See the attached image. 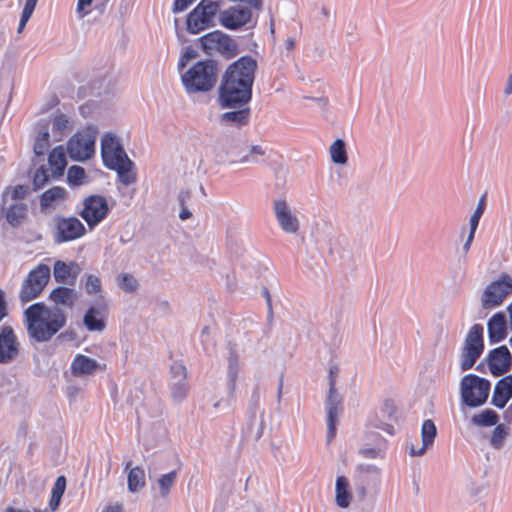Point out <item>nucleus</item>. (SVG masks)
I'll return each mask as SVG.
<instances>
[{"mask_svg": "<svg viewBox=\"0 0 512 512\" xmlns=\"http://www.w3.org/2000/svg\"><path fill=\"white\" fill-rule=\"evenodd\" d=\"M50 147L48 125L44 124L39 128L38 135L34 142V152L36 155H43Z\"/></svg>", "mask_w": 512, "mask_h": 512, "instance_id": "obj_33", "label": "nucleus"}, {"mask_svg": "<svg viewBox=\"0 0 512 512\" xmlns=\"http://www.w3.org/2000/svg\"><path fill=\"white\" fill-rule=\"evenodd\" d=\"M27 332L37 342L50 340L66 324V316L59 308H49L38 302L24 312Z\"/></svg>", "mask_w": 512, "mask_h": 512, "instance_id": "obj_2", "label": "nucleus"}, {"mask_svg": "<svg viewBox=\"0 0 512 512\" xmlns=\"http://www.w3.org/2000/svg\"><path fill=\"white\" fill-rule=\"evenodd\" d=\"M85 290L88 294H96L101 291V281L95 275H88L85 281Z\"/></svg>", "mask_w": 512, "mask_h": 512, "instance_id": "obj_44", "label": "nucleus"}, {"mask_svg": "<svg viewBox=\"0 0 512 512\" xmlns=\"http://www.w3.org/2000/svg\"><path fill=\"white\" fill-rule=\"evenodd\" d=\"M218 68L214 61H198L182 75V83L189 93L210 91L216 84Z\"/></svg>", "mask_w": 512, "mask_h": 512, "instance_id": "obj_3", "label": "nucleus"}, {"mask_svg": "<svg viewBox=\"0 0 512 512\" xmlns=\"http://www.w3.org/2000/svg\"><path fill=\"white\" fill-rule=\"evenodd\" d=\"M48 163L52 170V177L58 178L63 175L67 161L65 150L62 146L52 149L48 157Z\"/></svg>", "mask_w": 512, "mask_h": 512, "instance_id": "obj_23", "label": "nucleus"}, {"mask_svg": "<svg viewBox=\"0 0 512 512\" xmlns=\"http://www.w3.org/2000/svg\"><path fill=\"white\" fill-rule=\"evenodd\" d=\"M338 367L332 366L329 371V392H335L336 391V378L338 374Z\"/></svg>", "mask_w": 512, "mask_h": 512, "instance_id": "obj_51", "label": "nucleus"}, {"mask_svg": "<svg viewBox=\"0 0 512 512\" xmlns=\"http://www.w3.org/2000/svg\"><path fill=\"white\" fill-rule=\"evenodd\" d=\"M49 174L44 166L38 168L33 176V186L35 190L43 188L49 181Z\"/></svg>", "mask_w": 512, "mask_h": 512, "instance_id": "obj_42", "label": "nucleus"}, {"mask_svg": "<svg viewBox=\"0 0 512 512\" xmlns=\"http://www.w3.org/2000/svg\"><path fill=\"white\" fill-rule=\"evenodd\" d=\"M274 212L281 228L288 233H295L299 229V222L288 209L284 200H277L274 203Z\"/></svg>", "mask_w": 512, "mask_h": 512, "instance_id": "obj_19", "label": "nucleus"}, {"mask_svg": "<svg viewBox=\"0 0 512 512\" xmlns=\"http://www.w3.org/2000/svg\"><path fill=\"white\" fill-rule=\"evenodd\" d=\"M327 410V427L328 441H331L336 435V426L338 423V416L341 412V398L335 392H329L326 400Z\"/></svg>", "mask_w": 512, "mask_h": 512, "instance_id": "obj_18", "label": "nucleus"}, {"mask_svg": "<svg viewBox=\"0 0 512 512\" xmlns=\"http://www.w3.org/2000/svg\"><path fill=\"white\" fill-rule=\"evenodd\" d=\"M511 354L506 346H500L490 351L488 366L494 376L505 374L511 366Z\"/></svg>", "mask_w": 512, "mask_h": 512, "instance_id": "obj_16", "label": "nucleus"}, {"mask_svg": "<svg viewBox=\"0 0 512 512\" xmlns=\"http://www.w3.org/2000/svg\"><path fill=\"white\" fill-rule=\"evenodd\" d=\"M98 311L91 307L84 315V324L89 331H102L105 328V323L102 319L97 317Z\"/></svg>", "mask_w": 512, "mask_h": 512, "instance_id": "obj_35", "label": "nucleus"}, {"mask_svg": "<svg viewBox=\"0 0 512 512\" xmlns=\"http://www.w3.org/2000/svg\"><path fill=\"white\" fill-rule=\"evenodd\" d=\"M67 179L72 186H81L86 182V173L84 168L73 165L68 169Z\"/></svg>", "mask_w": 512, "mask_h": 512, "instance_id": "obj_38", "label": "nucleus"}, {"mask_svg": "<svg viewBox=\"0 0 512 512\" xmlns=\"http://www.w3.org/2000/svg\"><path fill=\"white\" fill-rule=\"evenodd\" d=\"M61 498L62 497H60V496H56V495H52L51 494V499H50L49 505H50V508H51L52 511H55L58 508V506L60 504V501H61Z\"/></svg>", "mask_w": 512, "mask_h": 512, "instance_id": "obj_55", "label": "nucleus"}, {"mask_svg": "<svg viewBox=\"0 0 512 512\" xmlns=\"http://www.w3.org/2000/svg\"><path fill=\"white\" fill-rule=\"evenodd\" d=\"M508 435L507 429L504 427V425L499 424L495 427L490 443L495 449H500L503 446L504 440L506 436Z\"/></svg>", "mask_w": 512, "mask_h": 512, "instance_id": "obj_41", "label": "nucleus"}, {"mask_svg": "<svg viewBox=\"0 0 512 512\" xmlns=\"http://www.w3.org/2000/svg\"><path fill=\"white\" fill-rule=\"evenodd\" d=\"M190 198V193L188 191L182 192L179 197L180 205L182 206V210L179 214L181 220H186L191 217V212L185 208V202Z\"/></svg>", "mask_w": 512, "mask_h": 512, "instance_id": "obj_47", "label": "nucleus"}, {"mask_svg": "<svg viewBox=\"0 0 512 512\" xmlns=\"http://www.w3.org/2000/svg\"><path fill=\"white\" fill-rule=\"evenodd\" d=\"M70 369L73 376L82 377L94 374L97 370H106V364H100L86 355L77 354L71 363Z\"/></svg>", "mask_w": 512, "mask_h": 512, "instance_id": "obj_17", "label": "nucleus"}, {"mask_svg": "<svg viewBox=\"0 0 512 512\" xmlns=\"http://www.w3.org/2000/svg\"><path fill=\"white\" fill-rule=\"evenodd\" d=\"M511 92H512V74L509 77L508 85H507V88H506V93L507 94H509Z\"/></svg>", "mask_w": 512, "mask_h": 512, "instance_id": "obj_61", "label": "nucleus"}, {"mask_svg": "<svg viewBox=\"0 0 512 512\" xmlns=\"http://www.w3.org/2000/svg\"><path fill=\"white\" fill-rule=\"evenodd\" d=\"M220 2L221 0H201L187 16L188 32L198 34L214 26V19L220 10Z\"/></svg>", "mask_w": 512, "mask_h": 512, "instance_id": "obj_5", "label": "nucleus"}, {"mask_svg": "<svg viewBox=\"0 0 512 512\" xmlns=\"http://www.w3.org/2000/svg\"><path fill=\"white\" fill-rule=\"evenodd\" d=\"M490 388L489 380L475 374H467L460 382L462 402L468 407H479L487 401Z\"/></svg>", "mask_w": 512, "mask_h": 512, "instance_id": "obj_4", "label": "nucleus"}, {"mask_svg": "<svg viewBox=\"0 0 512 512\" xmlns=\"http://www.w3.org/2000/svg\"><path fill=\"white\" fill-rule=\"evenodd\" d=\"M199 40L202 50L208 55L219 53L226 58H232L237 53V45L234 40L221 31L209 32Z\"/></svg>", "mask_w": 512, "mask_h": 512, "instance_id": "obj_9", "label": "nucleus"}, {"mask_svg": "<svg viewBox=\"0 0 512 512\" xmlns=\"http://www.w3.org/2000/svg\"><path fill=\"white\" fill-rule=\"evenodd\" d=\"M188 391L189 386L186 380H178L171 387V396L175 401H182L186 398Z\"/></svg>", "mask_w": 512, "mask_h": 512, "instance_id": "obj_40", "label": "nucleus"}, {"mask_svg": "<svg viewBox=\"0 0 512 512\" xmlns=\"http://www.w3.org/2000/svg\"><path fill=\"white\" fill-rule=\"evenodd\" d=\"M119 283L126 292H133L138 286L137 280L130 274H122Z\"/></svg>", "mask_w": 512, "mask_h": 512, "instance_id": "obj_45", "label": "nucleus"}, {"mask_svg": "<svg viewBox=\"0 0 512 512\" xmlns=\"http://www.w3.org/2000/svg\"><path fill=\"white\" fill-rule=\"evenodd\" d=\"M109 213L108 202L101 195H90L83 201V208L79 213L90 229L102 222Z\"/></svg>", "mask_w": 512, "mask_h": 512, "instance_id": "obj_10", "label": "nucleus"}, {"mask_svg": "<svg viewBox=\"0 0 512 512\" xmlns=\"http://www.w3.org/2000/svg\"><path fill=\"white\" fill-rule=\"evenodd\" d=\"M83 223L76 217H58L55 223L54 240L64 243L76 240L85 234Z\"/></svg>", "mask_w": 512, "mask_h": 512, "instance_id": "obj_11", "label": "nucleus"}, {"mask_svg": "<svg viewBox=\"0 0 512 512\" xmlns=\"http://www.w3.org/2000/svg\"><path fill=\"white\" fill-rule=\"evenodd\" d=\"M28 193V188L24 185H16L14 187H8L4 194H3V198L10 194L11 196V199L13 200H18V199H24L25 196L27 195Z\"/></svg>", "mask_w": 512, "mask_h": 512, "instance_id": "obj_43", "label": "nucleus"}, {"mask_svg": "<svg viewBox=\"0 0 512 512\" xmlns=\"http://www.w3.org/2000/svg\"><path fill=\"white\" fill-rule=\"evenodd\" d=\"M28 207L25 203L12 204L6 211V220L12 227H18L27 216Z\"/></svg>", "mask_w": 512, "mask_h": 512, "instance_id": "obj_30", "label": "nucleus"}, {"mask_svg": "<svg viewBox=\"0 0 512 512\" xmlns=\"http://www.w3.org/2000/svg\"><path fill=\"white\" fill-rule=\"evenodd\" d=\"M385 405H386L387 407L391 408V410H392V411H394L393 403H392L391 401H388V400H387V401L385 402Z\"/></svg>", "mask_w": 512, "mask_h": 512, "instance_id": "obj_64", "label": "nucleus"}, {"mask_svg": "<svg viewBox=\"0 0 512 512\" xmlns=\"http://www.w3.org/2000/svg\"><path fill=\"white\" fill-rule=\"evenodd\" d=\"M253 8L259 10L262 6V0H246Z\"/></svg>", "mask_w": 512, "mask_h": 512, "instance_id": "obj_59", "label": "nucleus"}, {"mask_svg": "<svg viewBox=\"0 0 512 512\" xmlns=\"http://www.w3.org/2000/svg\"><path fill=\"white\" fill-rule=\"evenodd\" d=\"M94 0H78L77 3V12L81 17L86 16L89 11H84V9L92 4Z\"/></svg>", "mask_w": 512, "mask_h": 512, "instance_id": "obj_53", "label": "nucleus"}, {"mask_svg": "<svg viewBox=\"0 0 512 512\" xmlns=\"http://www.w3.org/2000/svg\"><path fill=\"white\" fill-rule=\"evenodd\" d=\"M484 210H485V196L483 195L480 198L479 203H478L474 213L470 217V231H469L467 240L463 246L464 253H467L470 249V246H471L474 236H475L476 229L478 227L480 218L484 213Z\"/></svg>", "mask_w": 512, "mask_h": 512, "instance_id": "obj_28", "label": "nucleus"}, {"mask_svg": "<svg viewBox=\"0 0 512 512\" xmlns=\"http://www.w3.org/2000/svg\"><path fill=\"white\" fill-rule=\"evenodd\" d=\"M265 296H266V300H267V304H268V307L269 309H271V296L269 294V291L267 289H265Z\"/></svg>", "mask_w": 512, "mask_h": 512, "instance_id": "obj_62", "label": "nucleus"}, {"mask_svg": "<svg viewBox=\"0 0 512 512\" xmlns=\"http://www.w3.org/2000/svg\"><path fill=\"white\" fill-rule=\"evenodd\" d=\"M350 484L345 476H338L335 487V501L340 508H347L352 499Z\"/></svg>", "mask_w": 512, "mask_h": 512, "instance_id": "obj_24", "label": "nucleus"}, {"mask_svg": "<svg viewBox=\"0 0 512 512\" xmlns=\"http://www.w3.org/2000/svg\"><path fill=\"white\" fill-rule=\"evenodd\" d=\"M78 272L79 267L76 263L67 264L61 260L56 261L53 268L54 279L61 284L73 283Z\"/></svg>", "mask_w": 512, "mask_h": 512, "instance_id": "obj_22", "label": "nucleus"}, {"mask_svg": "<svg viewBox=\"0 0 512 512\" xmlns=\"http://www.w3.org/2000/svg\"><path fill=\"white\" fill-rule=\"evenodd\" d=\"M101 155L109 169L129 158L119 140L112 134H106L102 138Z\"/></svg>", "mask_w": 512, "mask_h": 512, "instance_id": "obj_13", "label": "nucleus"}, {"mask_svg": "<svg viewBox=\"0 0 512 512\" xmlns=\"http://www.w3.org/2000/svg\"><path fill=\"white\" fill-rule=\"evenodd\" d=\"M38 0H26L22 13L32 16Z\"/></svg>", "mask_w": 512, "mask_h": 512, "instance_id": "obj_54", "label": "nucleus"}, {"mask_svg": "<svg viewBox=\"0 0 512 512\" xmlns=\"http://www.w3.org/2000/svg\"><path fill=\"white\" fill-rule=\"evenodd\" d=\"M66 488V479L64 476H59L52 488L51 494L62 497Z\"/></svg>", "mask_w": 512, "mask_h": 512, "instance_id": "obj_48", "label": "nucleus"}, {"mask_svg": "<svg viewBox=\"0 0 512 512\" xmlns=\"http://www.w3.org/2000/svg\"><path fill=\"white\" fill-rule=\"evenodd\" d=\"M507 311L509 313V321H510V325L512 327V302L508 305Z\"/></svg>", "mask_w": 512, "mask_h": 512, "instance_id": "obj_63", "label": "nucleus"}, {"mask_svg": "<svg viewBox=\"0 0 512 512\" xmlns=\"http://www.w3.org/2000/svg\"><path fill=\"white\" fill-rule=\"evenodd\" d=\"M70 129L68 117L62 113L53 118L52 132L55 140H61L63 135Z\"/></svg>", "mask_w": 512, "mask_h": 512, "instance_id": "obj_34", "label": "nucleus"}, {"mask_svg": "<svg viewBox=\"0 0 512 512\" xmlns=\"http://www.w3.org/2000/svg\"><path fill=\"white\" fill-rule=\"evenodd\" d=\"M503 417L506 422H512V403L508 406V408L504 411Z\"/></svg>", "mask_w": 512, "mask_h": 512, "instance_id": "obj_57", "label": "nucleus"}, {"mask_svg": "<svg viewBox=\"0 0 512 512\" xmlns=\"http://www.w3.org/2000/svg\"><path fill=\"white\" fill-rule=\"evenodd\" d=\"M436 426L434 422L430 419H427L423 422L422 428H421V435H422V446L419 450H415L414 448H411L410 454L411 455H422L428 446L432 445L434 442V439L436 437Z\"/></svg>", "mask_w": 512, "mask_h": 512, "instance_id": "obj_27", "label": "nucleus"}, {"mask_svg": "<svg viewBox=\"0 0 512 512\" xmlns=\"http://www.w3.org/2000/svg\"><path fill=\"white\" fill-rule=\"evenodd\" d=\"M251 10L247 7H230L220 13V23L227 29L235 30L251 20Z\"/></svg>", "mask_w": 512, "mask_h": 512, "instance_id": "obj_15", "label": "nucleus"}, {"mask_svg": "<svg viewBox=\"0 0 512 512\" xmlns=\"http://www.w3.org/2000/svg\"><path fill=\"white\" fill-rule=\"evenodd\" d=\"M253 154H260L262 155L264 152L260 146H253L251 149Z\"/></svg>", "mask_w": 512, "mask_h": 512, "instance_id": "obj_60", "label": "nucleus"}, {"mask_svg": "<svg viewBox=\"0 0 512 512\" xmlns=\"http://www.w3.org/2000/svg\"><path fill=\"white\" fill-rule=\"evenodd\" d=\"M195 0H174L172 11L179 13L186 10Z\"/></svg>", "mask_w": 512, "mask_h": 512, "instance_id": "obj_50", "label": "nucleus"}, {"mask_svg": "<svg viewBox=\"0 0 512 512\" xmlns=\"http://www.w3.org/2000/svg\"><path fill=\"white\" fill-rule=\"evenodd\" d=\"M8 315V307L5 300V293L0 288V322Z\"/></svg>", "mask_w": 512, "mask_h": 512, "instance_id": "obj_52", "label": "nucleus"}, {"mask_svg": "<svg viewBox=\"0 0 512 512\" xmlns=\"http://www.w3.org/2000/svg\"><path fill=\"white\" fill-rule=\"evenodd\" d=\"M498 414L492 409H485L472 417V422L477 426H493L498 422Z\"/></svg>", "mask_w": 512, "mask_h": 512, "instance_id": "obj_36", "label": "nucleus"}, {"mask_svg": "<svg viewBox=\"0 0 512 512\" xmlns=\"http://www.w3.org/2000/svg\"><path fill=\"white\" fill-rule=\"evenodd\" d=\"M102 512H123L121 505H110L106 507Z\"/></svg>", "mask_w": 512, "mask_h": 512, "instance_id": "obj_58", "label": "nucleus"}, {"mask_svg": "<svg viewBox=\"0 0 512 512\" xmlns=\"http://www.w3.org/2000/svg\"><path fill=\"white\" fill-rule=\"evenodd\" d=\"M256 68L257 62L250 56H243L228 67L219 87L222 108L244 106L251 100Z\"/></svg>", "mask_w": 512, "mask_h": 512, "instance_id": "obj_1", "label": "nucleus"}, {"mask_svg": "<svg viewBox=\"0 0 512 512\" xmlns=\"http://www.w3.org/2000/svg\"><path fill=\"white\" fill-rule=\"evenodd\" d=\"M176 476V471H171L167 474L162 475L158 479L160 493L163 497H166L169 494L170 489L173 487L175 483Z\"/></svg>", "mask_w": 512, "mask_h": 512, "instance_id": "obj_39", "label": "nucleus"}, {"mask_svg": "<svg viewBox=\"0 0 512 512\" xmlns=\"http://www.w3.org/2000/svg\"><path fill=\"white\" fill-rule=\"evenodd\" d=\"M30 18H31V16H29V15H26L23 13L21 14V18H20V22H19V26H18V33H21L23 31V29L25 28V26Z\"/></svg>", "mask_w": 512, "mask_h": 512, "instance_id": "obj_56", "label": "nucleus"}, {"mask_svg": "<svg viewBox=\"0 0 512 512\" xmlns=\"http://www.w3.org/2000/svg\"><path fill=\"white\" fill-rule=\"evenodd\" d=\"M488 337L490 343H499L507 336L506 316L503 312L494 314L488 321Z\"/></svg>", "mask_w": 512, "mask_h": 512, "instance_id": "obj_20", "label": "nucleus"}, {"mask_svg": "<svg viewBox=\"0 0 512 512\" xmlns=\"http://www.w3.org/2000/svg\"><path fill=\"white\" fill-rule=\"evenodd\" d=\"M71 159L81 161L90 158L95 152V137L87 132H78L67 143Z\"/></svg>", "mask_w": 512, "mask_h": 512, "instance_id": "obj_12", "label": "nucleus"}, {"mask_svg": "<svg viewBox=\"0 0 512 512\" xmlns=\"http://www.w3.org/2000/svg\"><path fill=\"white\" fill-rule=\"evenodd\" d=\"M196 57V52L192 48H187L179 59V69H183L188 61Z\"/></svg>", "mask_w": 512, "mask_h": 512, "instance_id": "obj_49", "label": "nucleus"}, {"mask_svg": "<svg viewBox=\"0 0 512 512\" xmlns=\"http://www.w3.org/2000/svg\"><path fill=\"white\" fill-rule=\"evenodd\" d=\"M484 328L474 324L468 331L460 354L461 371L471 369L484 351Z\"/></svg>", "mask_w": 512, "mask_h": 512, "instance_id": "obj_6", "label": "nucleus"}, {"mask_svg": "<svg viewBox=\"0 0 512 512\" xmlns=\"http://www.w3.org/2000/svg\"><path fill=\"white\" fill-rule=\"evenodd\" d=\"M66 197V190L59 186H54L46 190L40 198L42 207L47 208L52 206L55 202L64 200Z\"/></svg>", "mask_w": 512, "mask_h": 512, "instance_id": "obj_32", "label": "nucleus"}, {"mask_svg": "<svg viewBox=\"0 0 512 512\" xmlns=\"http://www.w3.org/2000/svg\"><path fill=\"white\" fill-rule=\"evenodd\" d=\"M51 270L46 264H38L32 269L21 285L19 298L27 303L37 298L50 280Z\"/></svg>", "mask_w": 512, "mask_h": 512, "instance_id": "obj_7", "label": "nucleus"}, {"mask_svg": "<svg viewBox=\"0 0 512 512\" xmlns=\"http://www.w3.org/2000/svg\"><path fill=\"white\" fill-rule=\"evenodd\" d=\"M50 299L57 305L72 308L77 299V293L74 289L59 286L51 291Z\"/></svg>", "mask_w": 512, "mask_h": 512, "instance_id": "obj_25", "label": "nucleus"}, {"mask_svg": "<svg viewBox=\"0 0 512 512\" xmlns=\"http://www.w3.org/2000/svg\"><path fill=\"white\" fill-rule=\"evenodd\" d=\"M238 110L223 113L221 122L243 126L248 124L250 117V109L248 107H238Z\"/></svg>", "mask_w": 512, "mask_h": 512, "instance_id": "obj_31", "label": "nucleus"}, {"mask_svg": "<svg viewBox=\"0 0 512 512\" xmlns=\"http://www.w3.org/2000/svg\"><path fill=\"white\" fill-rule=\"evenodd\" d=\"M512 397V376H505L500 379L494 388L492 404L497 408H504Z\"/></svg>", "mask_w": 512, "mask_h": 512, "instance_id": "obj_21", "label": "nucleus"}, {"mask_svg": "<svg viewBox=\"0 0 512 512\" xmlns=\"http://www.w3.org/2000/svg\"><path fill=\"white\" fill-rule=\"evenodd\" d=\"M332 161L337 164H345L347 162V154L345 143L341 139H337L330 147Z\"/></svg>", "mask_w": 512, "mask_h": 512, "instance_id": "obj_37", "label": "nucleus"}, {"mask_svg": "<svg viewBox=\"0 0 512 512\" xmlns=\"http://www.w3.org/2000/svg\"><path fill=\"white\" fill-rule=\"evenodd\" d=\"M510 295H512V277L504 272L485 288L481 298L482 307L484 309L498 307Z\"/></svg>", "mask_w": 512, "mask_h": 512, "instance_id": "obj_8", "label": "nucleus"}, {"mask_svg": "<svg viewBox=\"0 0 512 512\" xmlns=\"http://www.w3.org/2000/svg\"><path fill=\"white\" fill-rule=\"evenodd\" d=\"M171 375L174 379L186 380L187 370L181 362H174L170 367Z\"/></svg>", "mask_w": 512, "mask_h": 512, "instance_id": "obj_46", "label": "nucleus"}, {"mask_svg": "<svg viewBox=\"0 0 512 512\" xmlns=\"http://www.w3.org/2000/svg\"><path fill=\"white\" fill-rule=\"evenodd\" d=\"M111 169L117 172L120 182L126 186L136 181L134 163L129 158L122 161V163L115 165Z\"/></svg>", "mask_w": 512, "mask_h": 512, "instance_id": "obj_29", "label": "nucleus"}, {"mask_svg": "<svg viewBox=\"0 0 512 512\" xmlns=\"http://www.w3.org/2000/svg\"><path fill=\"white\" fill-rule=\"evenodd\" d=\"M132 462L126 464V469H129L127 476L128 489L130 492H138L146 485L145 471L140 466L130 468Z\"/></svg>", "mask_w": 512, "mask_h": 512, "instance_id": "obj_26", "label": "nucleus"}, {"mask_svg": "<svg viewBox=\"0 0 512 512\" xmlns=\"http://www.w3.org/2000/svg\"><path fill=\"white\" fill-rule=\"evenodd\" d=\"M19 354V342L11 326L0 328V363H9Z\"/></svg>", "mask_w": 512, "mask_h": 512, "instance_id": "obj_14", "label": "nucleus"}]
</instances>
